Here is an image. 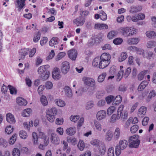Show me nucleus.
<instances>
[{
    "label": "nucleus",
    "mask_w": 156,
    "mask_h": 156,
    "mask_svg": "<svg viewBox=\"0 0 156 156\" xmlns=\"http://www.w3.org/2000/svg\"><path fill=\"white\" fill-rule=\"evenodd\" d=\"M57 110L55 107L48 109L46 112V118L47 120L51 123L53 122L55 119V116L57 114Z\"/></svg>",
    "instance_id": "obj_1"
},
{
    "label": "nucleus",
    "mask_w": 156,
    "mask_h": 156,
    "mask_svg": "<svg viewBox=\"0 0 156 156\" xmlns=\"http://www.w3.org/2000/svg\"><path fill=\"white\" fill-rule=\"evenodd\" d=\"M124 106L123 105H121L118 108L117 112V119H121L122 121H124L128 117V113L126 111H123Z\"/></svg>",
    "instance_id": "obj_2"
},
{
    "label": "nucleus",
    "mask_w": 156,
    "mask_h": 156,
    "mask_svg": "<svg viewBox=\"0 0 156 156\" xmlns=\"http://www.w3.org/2000/svg\"><path fill=\"white\" fill-rule=\"evenodd\" d=\"M128 142L127 140H120L119 142V145L116 146L115 153L117 156L119 155L121 153V150L125 149L127 146Z\"/></svg>",
    "instance_id": "obj_3"
},
{
    "label": "nucleus",
    "mask_w": 156,
    "mask_h": 156,
    "mask_svg": "<svg viewBox=\"0 0 156 156\" xmlns=\"http://www.w3.org/2000/svg\"><path fill=\"white\" fill-rule=\"evenodd\" d=\"M129 142L130 147L136 148L138 147L140 141L138 139V135H135L129 137Z\"/></svg>",
    "instance_id": "obj_4"
},
{
    "label": "nucleus",
    "mask_w": 156,
    "mask_h": 156,
    "mask_svg": "<svg viewBox=\"0 0 156 156\" xmlns=\"http://www.w3.org/2000/svg\"><path fill=\"white\" fill-rule=\"evenodd\" d=\"M82 80L85 85L90 87H94L95 85V80L93 78L86 76L82 78Z\"/></svg>",
    "instance_id": "obj_5"
},
{
    "label": "nucleus",
    "mask_w": 156,
    "mask_h": 156,
    "mask_svg": "<svg viewBox=\"0 0 156 156\" xmlns=\"http://www.w3.org/2000/svg\"><path fill=\"white\" fill-rule=\"evenodd\" d=\"M70 68V64L68 62L66 61L62 63L61 71L63 74H66L69 71Z\"/></svg>",
    "instance_id": "obj_6"
},
{
    "label": "nucleus",
    "mask_w": 156,
    "mask_h": 156,
    "mask_svg": "<svg viewBox=\"0 0 156 156\" xmlns=\"http://www.w3.org/2000/svg\"><path fill=\"white\" fill-rule=\"evenodd\" d=\"M50 139L51 143L55 145H58L60 143V139L58 136L55 133L51 135Z\"/></svg>",
    "instance_id": "obj_7"
},
{
    "label": "nucleus",
    "mask_w": 156,
    "mask_h": 156,
    "mask_svg": "<svg viewBox=\"0 0 156 156\" xmlns=\"http://www.w3.org/2000/svg\"><path fill=\"white\" fill-rule=\"evenodd\" d=\"M52 76L55 80H58L61 77L60 71L58 68H55L53 69L52 73Z\"/></svg>",
    "instance_id": "obj_8"
},
{
    "label": "nucleus",
    "mask_w": 156,
    "mask_h": 156,
    "mask_svg": "<svg viewBox=\"0 0 156 156\" xmlns=\"http://www.w3.org/2000/svg\"><path fill=\"white\" fill-rule=\"evenodd\" d=\"M85 21L84 18L81 16H80L74 20L73 22L76 26H82L84 24Z\"/></svg>",
    "instance_id": "obj_9"
},
{
    "label": "nucleus",
    "mask_w": 156,
    "mask_h": 156,
    "mask_svg": "<svg viewBox=\"0 0 156 156\" xmlns=\"http://www.w3.org/2000/svg\"><path fill=\"white\" fill-rule=\"evenodd\" d=\"M106 116V112L104 110L99 111L96 115V118L98 120L104 119Z\"/></svg>",
    "instance_id": "obj_10"
},
{
    "label": "nucleus",
    "mask_w": 156,
    "mask_h": 156,
    "mask_svg": "<svg viewBox=\"0 0 156 156\" xmlns=\"http://www.w3.org/2000/svg\"><path fill=\"white\" fill-rule=\"evenodd\" d=\"M68 55L70 59L75 60L77 56V51L74 49H72L68 51Z\"/></svg>",
    "instance_id": "obj_11"
},
{
    "label": "nucleus",
    "mask_w": 156,
    "mask_h": 156,
    "mask_svg": "<svg viewBox=\"0 0 156 156\" xmlns=\"http://www.w3.org/2000/svg\"><path fill=\"white\" fill-rule=\"evenodd\" d=\"M26 0H16V7L18 8V11H20L25 6V2Z\"/></svg>",
    "instance_id": "obj_12"
},
{
    "label": "nucleus",
    "mask_w": 156,
    "mask_h": 156,
    "mask_svg": "<svg viewBox=\"0 0 156 156\" xmlns=\"http://www.w3.org/2000/svg\"><path fill=\"white\" fill-rule=\"evenodd\" d=\"M29 49H20L19 52L20 57V58L19 59V60L21 59L23 60L25 58V56L27 55Z\"/></svg>",
    "instance_id": "obj_13"
},
{
    "label": "nucleus",
    "mask_w": 156,
    "mask_h": 156,
    "mask_svg": "<svg viewBox=\"0 0 156 156\" xmlns=\"http://www.w3.org/2000/svg\"><path fill=\"white\" fill-rule=\"evenodd\" d=\"M130 27H126L121 29V32L123 35L125 37H128L130 35V32H132Z\"/></svg>",
    "instance_id": "obj_14"
},
{
    "label": "nucleus",
    "mask_w": 156,
    "mask_h": 156,
    "mask_svg": "<svg viewBox=\"0 0 156 156\" xmlns=\"http://www.w3.org/2000/svg\"><path fill=\"white\" fill-rule=\"evenodd\" d=\"M76 128L74 127L68 128L66 130V133L70 136L73 135L76 133Z\"/></svg>",
    "instance_id": "obj_15"
},
{
    "label": "nucleus",
    "mask_w": 156,
    "mask_h": 156,
    "mask_svg": "<svg viewBox=\"0 0 156 156\" xmlns=\"http://www.w3.org/2000/svg\"><path fill=\"white\" fill-rule=\"evenodd\" d=\"M147 111L146 107L142 106L140 108L138 112V115L139 117L142 118L145 115Z\"/></svg>",
    "instance_id": "obj_16"
},
{
    "label": "nucleus",
    "mask_w": 156,
    "mask_h": 156,
    "mask_svg": "<svg viewBox=\"0 0 156 156\" xmlns=\"http://www.w3.org/2000/svg\"><path fill=\"white\" fill-rule=\"evenodd\" d=\"M6 120L10 123H14L16 122V120L13 115L10 113H8L6 115Z\"/></svg>",
    "instance_id": "obj_17"
},
{
    "label": "nucleus",
    "mask_w": 156,
    "mask_h": 156,
    "mask_svg": "<svg viewBox=\"0 0 156 156\" xmlns=\"http://www.w3.org/2000/svg\"><path fill=\"white\" fill-rule=\"evenodd\" d=\"M65 95L68 97L70 98L73 95L72 90L70 87L69 86H66L64 88Z\"/></svg>",
    "instance_id": "obj_18"
},
{
    "label": "nucleus",
    "mask_w": 156,
    "mask_h": 156,
    "mask_svg": "<svg viewBox=\"0 0 156 156\" xmlns=\"http://www.w3.org/2000/svg\"><path fill=\"white\" fill-rule=\"evenodd\" d=\"M16 101L17 104L20 106H25L27 103L26 100L21 97L17 98Z\"/></svg>",
    "instance_id": "obj_19"
},
{
    "label": "nucleus",
    "mask_w": 156,
    "mask_h": 156,
    "mask_svg": "<svg viewBox=\"0 0 156 156\" xmlns=\"http://www.w3.org/2000/svg\"><path fill=\"white\" fill-rule=\"evenodd\" d=\"M94 28L100 30L104 29H108V26L105 24L96 23L94 25Z\"/></svg>",
    "instance_id": "obj_20"
},
{
    "label": "nucleus",
    "mask_w": 156,
    "mask_h": 156,
    "mask_svg": "<svg viewBox=\"0 0 156 156\" xmlns=\"http://www.w3.org/2000/svg\"><path fill=\"white\" fill-rule=\"evenodd\" d=\"M142 9V6L141 5H137L136 6H132L131 7L130 12L132 13H135L140 11Z\"/></svg>",
    "instance_id": "obj_21"
},
{
    "label": "nucleus",
    "mask_w": 156,
    "mask_h": 156,
    "mask_svg": "<svg viewBox=\"0 0 156 156\" xmlns=\"http://www.w3.org/2000/svg\"><path fill=\"white\" fill-rule=\"evenodd\" d=\"M100 58L101 59L110 62L111 57V55L109 54L104 53L101 55Z\"/></svg>",
    "instance_id": "obj_22"
},
{
    "label": "nucleus",
    "mask_w": 156,
    "mask_h": 156,
    "mask_svg": "<svg viewBox=\"0 0 156 156\" xmlns=\"http://www.w3.org/2000/svg\"><path fill=\"white\" fill-rule=\"evenodd\" d=\"M113 137V134L111 130H108L106 133L105 139L106 141H110Z\"/></svg>",
    "instance_id": "obj_23"
},
{
    "label": "nucleus",
    "mask_w": 156,
    "mask_h": 156,
    "mask_svg": "<svg viewBox=\"0 0 156 156\" xmlns=\"http://www.w3.org/2000/svg\"><path fill=\"white\" fill-rule=\"evenodd\" d=\"M100 63L101 64V59L99 57H97L94 59L92 62V65L95 67L98 66L100 69Z\"/></svg>",
    "instance_id": "obj_24"
},
{
    "label": "nucleus",
    "mask_w": 156,
    "mask_h": 156,
    "mask_svg": "<svg viewBox=\"0 0 156 156\" xmlns=\"http://www.w3.org/2000/svg\"><path fill=\"white\" fill-rule=\"evenodd\" d=\"M127 56L126 52H121L118 58V61L120 62H122L127 58Z\"/></svg>",
    "instance_id": "obj_25"
},
{
    "label": "nucleus",
    "mask_w": 156,
    "mask_h": 156,
    "mask_svg": "<svg viewBox=\"0 0 156 156\" xmlns=\"http://www.w3.org/2000/svg\"><path fill=\"white\" fill-rule=\"evenodd\" d=\"M139 40L137 38H129L127 40V43L130 45L136 44L139 41Z\"/></svg>",
    "instance_id": "obj_26"
},
{
    "label": "nucleus",
    "mask_w": 156,
    "mask_h": 156,
    "mask_svg": "<svg viewBox=\"0 0 156 156\" xmlns=\"http://www.w3.org/2000/svg\"><path fill=\"white\" fill-rule=\"evenodd\" d=\"M148 84L147 81H143L139 85L137 88L138 91L142 90Z\"/></svg>",
    "instance_id": "obj_27"
},
{
    "label": "nucleus",
    "mask_w": 156,
    "mask_h": 156,
    "mask_svg": "<svg viewBox=\"0 0 156 156\" xmlns=\"http://www.w3.org/2000/svg\"><path fill=\"white\" fill-rule=\"evenodd\" d=\"M58 43V39L56 37H52L49 42V45L51 46H53L57 45Z\"/></svg>",
    "instance_id": "obj_28"
},
{
    "label": "nucleus",
    "mask_w": 156,
    "mask_h": 156,
    "mask_svg": "<svg viewBox=\"0 0 156 156\" xmlns=\"http://www.w3.org/2000/svg\"><path fill=\"white\" fill-rule=\"evenodd\" d=\"M98 149L99 153L101 155L105 154L106 151V147L105 145L101 144L99 145Z\"/></svg>",
    "instance_id": "obj_29"
},
{
    "label": "nucleus",
    "mask_w": 156,
    "mask_h": 156,
    "mask_svg": "<svg viewBox=\"0 0 156 156\" xmlns=\"http://www.w3.org/2000/svg\"><path fill=\"white\" fill-rule=\"evenodd\" d=\"M63 144V150L65 151L66 149V152L67 153H69L70 151V148L69 147H68V143L67 142L63 140L62 141Z\"/></svg>",
    "instance_id": "obj_30"
},
{
    "label": "nucleus",
    "mask_w": 156,
    "mask_h": 156,
    "mask_svg": "<svg viewBox=\"0 0 156 156\" xmlns=\"http://www.w3.org/2000/svg\"><path fill=\"white\" fill-rule=\"evenodd\" d=\"M110 62L101 59V64L100 63V69H103L107 67Z\"/></svg>",
    "instance_id": "obj_31"
},
{
    "label": "nucleus",
    "mask_w": 156,
    "mask_h": 156,
    "mask_svg": "<svg viewBox=\"0 0 156 156\" xmlns=\"http://www.w3.org/2000/svg\"><path fill=\"white\" fill-rule=\"evenodd\" d=\"M147 37L151 38H156V33L154 31H147L146 33Z\"/></svg>",
    "instance_id": "obj_32"
},
{
    "label": "nucleus",
    "mask_w": 156,
    "mask_h": 156,
    "mask_svg": "<svg viewBox=\"0 0 156 156\" xmlns=\"http://www.w3.org/2000/svg\"><path fill=\"white\" fill-rule=\"evenodd\" d=\"M120 129L118 127L116 128L114 132V138L116 140L118 139L120 136Z\"/></svg>",
    "instance_id": "obj_33"
},
{
    "label": "nucleus",
    "mask_w": 156,
    "mask_h": 156,
    "mask_svg": "<svg viewBox=\"0 0 156 156\" xmlns=\"http://www.w3.org/2000/svg\"><path fill=\"white\" fill-rule=\"evenodd\" d=\"M32 141L34 145L38 144V136L36 133L33 132L32 134Z\"/></svg>",
    "instance_id": "obj_34"
},
{
    "label": "nucleus",
    "mask_w": 156,
    "mask_h": 156,
    "mask_svg": "<svg viewBox=\"0 0 156 156\" xmlns=\"http://www.w3.org/2000/svg\"><path fill=\"white\" fill-rule=\"evenodd\" d=\"M37 72L38 73L41 75L42 74L46 73V72H48V71L47 70L46 68H45L44 66H43L40 67L37 70Z\"/></svg>",
    "instance_id": "obj_35"
},
{
    "label": "nucleus",
    "mask_w": 156,
    "mask_h": 156,
    "mask_svg": "<svg viewBox=\"0 0 156 156\" xmlns=\"http://www.w3.org/2000/svg\"><path fill=\"white\" fill-rule=\"evenodd\" d=\"M31 110L30 108L26 109L23 111L22 115L24 117H28L31 114Z\"/></svg>",
    "instance_id": "obj_36"
},
{
    "label": "nucleus",
    "mask_w": 156,
    "mask_h": 156,
    "mask_svg": "<svg viewBox=\"0 0 156 156\" xmlns=\"http://www.w3.org/2000/svg\"><path fill=\"white\" fill-rule=\"evenodd\" d=\"M94 126L97 130L98 131H101V125L98 121L96 120H94Z\"/></svg>",
    "instance_id": "obj_37"
},
{
    "label": "nucleus",
    "mask_w": 156,
    "mask_h": 156,
    "mask_svg": "<svg viewBox=\"0 0 156 156\" xmlns=\"http://www.w3.org/2000/svg\"><path fill=\"white\" fill-rule=\"evenodd\" d=\"M156 46V42L154 41H148L147 44V46L148 48H152Z\"/></svg>",
    "instance_id": "obj_38"
},
{
    "label": "nucleus",
    "mask_w": 156,
    "mask_h": 156,
    "mask_svg": "<svg viewBox=\"0 0 156 156\" xmlns=\"http://www.w3.org/2000/svg\"><path fill=\"white\" fill-rule=\"evenodd\" d=\"M55 103L59 107H63L65 105V102L60 99H57L55 100Z\"/></svg>",
    "instance_id": "obj_39"
},
{
    "label": "nucleus",
    "mask_w": 156,
    "mask_h": 156,
    "mask_svg": "<svg viewBox=\"0 0 156 156\" xmlns=\"http://www.w3.org/2000/svg\"><path fill=\"white\" fill-rule=\"evenodd\" d=\"M77 146L80 151H83V150L85 147L83 141L82 140H80L77 145Z\"/></svg>",
    "instance_id": "obj_40"
},
{
    "label": "nucleus",
    "mask_w": 156,
    "mask_h": 156,
    "mask_svg": "<svg viewBox=\"0 0 156 156\" xmlns=\"http://www.w3.org/2000/svg\"><path fill=\"white\" fill-rule=\"evenodd\" d=\"M94 105V102L92 101H88L86 104L85 108L87 110L92 108Z\"/></svg>",
    "instance_id": "obj_41"
},
{
    "label": "nucleus",
    "mask_w": 156,
    "mask_h": 156,
    "mask_svg": "<svg viewBox=\"0 0 156 156\" xmlns=\"http://www.w3.org/2000/svg\"><path fill=\"white\" fill-rule=\"evenodd\" d=\"M106 75V73H104L99 75L98 78V81L99 82H102L104 80Z\"/></svg>",
    "instance_id": "obj_42"
},
{
    "label": "nucleus",
    "mask_w": 156,
    "mask_h": 156,
    "mask_svg": "<svg viewBox=\"0 0 156 156\" xmlns=\"http://www.w3.org/2000/svg\"><path fill=\"white\" fill-rule=\"evenodd\" d=\"M49 72H46L40 75V77L43 80H45L48 79L49 77Z\"/></svg>",
    "instance_id": "obj_43"
},
{
    "label": "nucleus",
    "mask_w": 156,
    "mask_h": 156,
    "mask_svg": "<svg viewBox=\"0 0 156 156\" xmlns=\"http://www.w3.org/2000/svg\"><path fill=\"white\" fill-rule=\"evenodd\" d=\"M124 71L123 70H121L119 71L117 75V80L118 81H119L120 80L122 77V76H124L123 74Z\"/></svg>",
    "instance_id": "obj_44"
},
{
    "label": "nucleus",
    "mask_w": 156,
    "mask_h": 156,
    "mask_svg": "<svg viewBox=\"0 0 156 156\" xmlns=\"http://www.w3.org/2000/svg\"><path fill=\"white\" fill-rule=\"evenodd\" d=\"M41 101L44 106H46L48 105V102L46 97L43 95L41 98Z\"/></svg>",
    "instance_id": "obj_45"
},
{
    "label": "nucleus",
    "mask_w": 156,
    "mask_h": 156,
    "mask_svg": "<svg viewBox=\"0 0 156 156\" xmlns=\"http://www.w3.org/2000/svg\"><path fill=\"white\" fill-rule=\"evenodd\" d=\"M8 87L9 89L10 94H16L17 90L15 88L10 85L8 86Z\"/></svg>",
    "instance_id": "obj_46"
},
{
    "label": "nucleus",
    "mask_w": 156,
    "mask_h": 156,
    "mask_svg": "<svg viewBox=\"0 0 156 156\" xmlns=\"http://www.w3.org/2000/svg\"><path fill=\"white\" fill-rule=\"evenodd\" d=\"M12 154L13 156H20V150L17 148H14L12 151Z\"/></svg>",
    "instance_id": "obj_47"
},
{
    "label": "nucleus",
    "mask_w": 156,
    "mask_h": 156,
    "mask_svg": "<svg viewBox=\"0 0 156 156\" xmlns=\"http://www.w3.org/2000/svg\"><path fill=\"white\" fill-rule=\"evenodd\" d=\"M116 35V33L114 31H112L108 33V37L109 39H112L115 37Z\"/></svg>",
    "instance_id": "obj_48"
},
{
    "label": "nucleus",
    "mask_w": 156,
    "mask_h": 156,
    "mask_svg": "<svg viewBox=\"0 0 156 156\" xmlns=\"http://www.w3.org/2000/svg\"><path fill=\"white\" fill-rule=\"evenodd\" d=\"M17 138V134H14L10 138L9 143L10 144H12L14 143L15 142Z\"/></svg>",
    "instance_id": "obj_49"
},
{
    "label": "nucleus",
    "mask_w": 156,
    "mask_h": 156,
    "mask_svg": "<svg viewBox=\"0 0 156 156\" xmlns=\"http://www.w3.org/2000/svg\"><path fill=\"white\" fill-rule=\"evenodd\" d=\"M100 18L102 20H105L107 19V16L106 13L103 11H101L100 12Z\"/></svg>",
    "instance_id": "obj_50"
},
{
    "label": "nucleus",
    "mask_w": 156,
    "mask_h": 156,
    "mask_svg": "<svg viewBox=\"0 0 156 156\" xmlns=\"http://www.w3.org/2000/svg\"><path fill=\"white\" fill-rule=\"evenodd\" d=\"M19 136L20 137L23 139H25L27 136V133L23 130L20 131L19 133Z\"/></svg>",
    "instance_id": "obj_51"
},
{
    "label": "nucleus",
    "mask_w": 156,
    "mask_h": 156,
    "mask_svg": "<svg viewBox=\"0 0 156 156\" xmlns=\"http://www.w3.org/2000/svg\"><path fill=\"white\" fill-rule=\"evenodd\" d=\"M107 154L108 156H114V148L111 147L109 148L108 149Z\"/></svg>",
    "instance_id": "obj_52"
},
{
    "label": "nucleus",
    "mask_w": 156,
    "mask_h": 156,
    "mask_svg": "<svg viewBox=\"0 0 156 156\" xmlns=\"http://www.w3.org/2000/svg\"><path fill=\"white\" fill-rule=\"evenodd\" d=\"M44 142V145L46 146L48 145L49 142V138L48 136H46L41 139Z\"/></svg>",
    "instance_id": "obj_53"
},
{
    "label": "nucleus",
    "mask_w": 156,
    "mask_h": 156,
    "mask_svg": "<svg viewBox=\"0 0 156 156\" xmlns=\"http://www.w3.org/2000/svg\"><path fill=\"white\" fill-rule=\"evenodd\" d=\"M66 55V53L64 52H60L56 56L55 59L58 61L64 57Z\"/></svg>",
    "instance_id": "obj_54"
},
{
    "label": "nucleus",
    "mask_w": 156,
    "mask_h": 156,
    "mask_svg": "<svg viewBox=\"0 0 156 156\" xmlns=\"http://www.w3.org/2000/svg\"><path fill=\"white\" fill-rule=\"evenodd\" d=\"M131 71V69L130 67H128L125 70L124 74H123L124 77L125 78H127L129 76Z\"/></svg>",
    "instance_id": "obj_55"
},
{
    "label": "nucleus",
    "mask_w": 156,
    "mask_h": 156,
    "mask_svg": "<svg viewBox=\"0 0 156 156\" xmlns=\"http://www.w3.org/2000/svg\"><path fill=\"white\" fill-rule=\"evenodd\" d=\"M138 126L137 125H135L132 126L130 128V131L132 133H135L138 129Z\"/></svg>",
    "instance_id": "obj_56"
},
{
    "label": "nucleus",
    "mask_w": 156,
    "mask_h": 156,
    "mask_svg": "<svg viewBox=\"0 0 156 156\" xmlns=\"http://www.w3.org/2000/svg\"><path fill=\"white\" fill-rule=\"evenodd\" d=\"M145 71H143L140 72L138 75V78L139 80H141L144 78V76L146 74Z\"/></svg>",
    "instance_id": "obj_57"
},
{
    "label": "nucleus",
    "mask_w": 156,
    "mask_h": 156,
    "mask_svg": "<svg viewBox=\"0 0 156 156\" xmlns=\"http://www.w3.org/2000/svg\"><path fill=\"white\" fill-rule=\"evenodd\" d=\"M122 39L120 38H118L115 39L113 41L114 43L116 45L121 44L122 42Z\"/></svg>",
    "instance_id": "obj_58"
},
{
    "label": "nucleus",
    "mask_w": 156,
    "mask_h": 156,
    "mask_svg": "<svg viewBox=\"0 0 156 156\" xmlns=\"http://www.w3.org/2000/svg\"><path fill=\"white\" fill-rule=\"evenodd\" d=\"M13 129V128L11 126H9L6 127L5 131L7 134H9L12 132Z\"/></svg>",
    "instance_id": "obj_59"
},
{
    "label": "nucleus",
    "mask_w": 156,
    "mask_h": 156,
    "mask_svg": "<svg viewBox=\"0 0 156 156\" xmlns=\"http://www.w3.org/2000/svg\"><path fill=\"white\" fill-rule=\"evenodd\" d=\"M115 110V107L114 106H111L109 108L107 111V113L108 115H110L112 114Z\"/></svg>",
    "instance_id": "obj_60"
},
{
    "label": "nucleus",
    "mask_w": 156,
    "mask_h": 156,
    "mask_svg": "<svg viewBox=\"0 0 156 156\" xmlns=\"http://www.w3.org/2000/svg\"><path fill=\"white\" fill-rule=\"evenodd\" d=\"M80 117L79 116L75 115L72 116H71L70 117V120L73 122H76L77 120L79 119Z\"/></svg>",
    "instance_id": "obj_61"
},
{
    "label": "nucleus",
    "mask_w": 156,
    "mask_h": 156,
    "mask_svg": "<svg viewBox=\"0 0 156 156\" xmlns=\"http://www.w3.org/2000/svg\"><path fill=\"white\" fill-rule=\"evenodd\" d=\"M106 101L108 104L110 103L114 99V97L110 95L107 97L105 98Z\"/></svg>",
    "instance_id": "obj_62"
},
{
    "label": "nucleus",
    "mask_w": 156,
    "mask_h": 156,
    "mask_svg": "<svg viewBox=\"0 0 156 156\" xmlns=\"http://www.w3.org/2000/svg\"><path fill=\"white\" fill-rule=\"evenodd\" d=\"M127 87L125 84H122L120 85L119 87V90L120 91L124 92L126 91Z\"/></svg>",
    "instance_id": "obj_63"
},
{
    "label": "nucleus",
    "mask_w": 156,
    "mask_h": 156,
    "mask_svg": "<svg viewBox=\"0 0 156 156\" xmlns=\"http://www.w3.org/2000/svg\"><path fill=\"white\" fill-rule=\"evenodd\" d=\"M41 36V33L39 31L37 32V35L34 37L33 41L35 42H37L40 39Z\"/></svg>",
    "instance_id": "obj_64"
}]
</instances>
